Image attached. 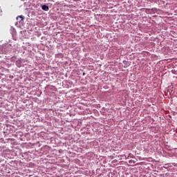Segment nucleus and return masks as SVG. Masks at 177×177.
Instances as JSON below:
<instances>
[{
    "mask_svg": "<svg viewBox=\"0 0 177 177\" xmlns=\"http://www.w3.org/2000/svg\"><path fill=\"white\" fill-rule=\"evenodd\" d=\"M41 9L43 10H45V12H48V10H49V6H48L46 5H43V6H41Z\"/></svg>",
    "mask_w": 177,
    "mask_h": 177,
    "instance_id": "nucleus-1",
    "label": "nucleus"
},
{
    "mask_svg": "<svg viewBox=\"0 0 177 177\" xmlns=\"http://www.w3.org/2000/svg\"><path fill=\"white\" fill-rule=\"evenodd\" d=\"M19 19H21V21H22V20H24V17H23V15H19L17 17V20H19Z\"/></svg>",
    "mask_w": 177,
    "mask_h": 177,
    "instance_id": "nucleus-2",
    "label": "nucleus"
},
{
    "mask_svg": "<svg viewBox=\"0 0 177 177\" xmlns=\"http://www.w3.org/2000/svg\"><path fill=\"white\" fill-rule=\"evenodd\" d=\"M129 164H135V160H129Z\"/></svg>",
    "mask_w": 177,
    "mask_h": 177,
    "instance_id": "nucleus-3",
    "label": "nucleus"
},
{
    "mask_svg": "<svg viewBox=\"0 0 177 177\" xmlns=\"http://www.w3.org/2000/svg\"><path fill=\"white\" fill-rule=\"evenodd\" d=\"M129 157H130L131 158H132V154H131V153H129V154L128 158H129Z\"/></svg>",
    "mask_w": 177,
    "mask_h": 177,
    "instance_id": "nucleus-4",
    "label": "nucleus"
},
{
    "mask_svg": "<svg viewBox=\"0 0 177 177\" xmlns=\"http://www.w3.org/2000/svg\"><path fill=\"white\" fill-rule=\"evenodd\" d=\"M2 15V10L0 9V16Z\"/></svg>",
    "mask_w": 177,
    "mask_h": 177,
    "instance_id": "nucleus-5",
    "label": "nucleus"
}]
</instances>
